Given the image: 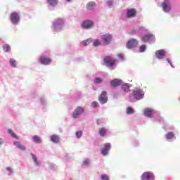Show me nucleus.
Masks as SVG:
<instances>
[{
    "mask_svg": "<svg viewBox=\"0 0 180 180\" xmlns=\"http://www.w3.org/2000/svg\"><path fill=\"white\" fill-rule=\"evenodd\" d=\"M143 115L148 119H152L153 122L158 123H164V118L161 117V112L151 108H146L143 110Z\"/></svg>",
    "mask_w": 180,
    "mask_h": 180,
    "instance_id": "nucleus-1",
    "label": "nucleus"
},
{
    "mask_svg": "<svg viewBox=\"0 0 180 180\" xmlns=\"http://www.w3.org/2000/svg\"><path fill=\"white\" fill-rule=\"evenodd\" d=\"M51 29L53 33H60L64 30L65 27V19L62 18H57L53 20L51 22Z\"/></svg>",
    "mask_w": 180,
    "mask_h": 180,
    "instance_id": "nucleus-2",
    "label": "nucleus"
},
{
    "mask_svg": "<svg viewBox=\"0 0 180 180\" xmlns=\"http://www.w3.org/2000/svg\"><path fill=\"white\" fill-rule=\"evenodd\" d=\"M145 93L142 89L136 88L132 91V94H129L128 96L129 102L134 103L144 99Z\"/></svg>",
    "mask_w": 180,
    "mask_h": 180,
    "instance_id": "nucleus-3",
    "label": "nucleus"
},
{
    "mask_svg": "<svg viewBox=\"0 0 180 180\" xmlns=\"http://www.w3.org/2000/svg\"><path fill=\"white\" fill-rule=\"evenodd\" d=\"M9 20L13 26H18L20 23V11H13L9 16Z\"/></svg>",
    "mask_w": 180,
    "mask_h": 180,
    "instance_id": "nucleus-4",
    "label": "nucleus"
},
{
    "mask_svg": "<svg viewBox=\"0 0 180 180\" xmlns=\"http://www.w3.org/2000/svg\"><path fill=\"white\" fill-rule=\"evenodd\" d=\"M147 33H148V30L143 25L138 27V28H134L130 31V34L132 36H144Z\"/></svg>",
    "mask_w": 180,
    "mask_h": 180,
    "instance_id": "nucleus-5",
    "label": "nucleus"
},
{
    "mask_svg": "<svg viewBox=\"0 0 180 180\" xmlns=\"http://www.w3.org/2000/svg\"><path fill=\"white\" fill-rule=\"evenodd\" d=\"M103 61H104V64L107 65L109 70H110L111 71H113V70H115V68L116 67V63L117 60L109 56H105L103 58Z\"/></svg>",
    "mask_w": 180,
    "mask_h": 180,
    "instance_id": "nucleus-6",
    "label": "nucleus"
},
{
    "mask_svg": "<svg viewBox=\"0 0 180 180\" xmlns=\"http://www.w3.org/2000/svg\"><path fill=\"white\" fill-rule=\"evenodd\" d=\"M141 41L144 43H149V44H154L155 43V35L147 32L141 37Z\"/></svg>",
    "mask_w": 180,
    "mask_h": 180,
    "instance_id": "nucleus-7",
    "label": "nucleus"
},
{
    "mask_svg": "<svg viewBox=\"0 0 180 180\" xmlns=\"http://www.w3.org/2000/svg\"><path fill=\"white\" fill-rule=\"evenodd\" d=\"M85 113V108L82 106H77L72 113V117L73 119H78L80 116H82Z\"/></svg>",
    "mask_w": 180,
    "mask_h": 180,
    "instance_id": "nucleus-8",
    "label": "nucleus"
},
{
    "mask_svg": "<svg viewBox=\"0 0 180 180\" xmlns=\"http://www.w3.org/2000/svg\"><path fill=\"white\" fill-rule=\"evenodd\" d=\"M162 9L165 13H169L172 10V6H171V1L169 0H164L161 4Z\"/></svg>",
    "mask_w": 180,
    "mask_h": 180,
    "instance_id": "nucleus-9",
    "label": "nucleus"
},
{
    "mask_svg": "<svg viewBox=\"0 0 180 180\" xmlns=\"http://www.w3.org/2000/svg\"><path fill=\"white\" fill-rule=\"evenodd\" d=\"M112 150V144L109 142L104 143L103 148L101 149V154L103 157L109 155V151Z\"/></svg>",
    "mask_w": 180,
    "mask_h": 180,
    "instance_id": "nucleus-10",
    "label": "nucleus"
},
{
    "mask_svg": "<svg viewBox=\"0 0 180 180\" xmlns=\"http://www.w3.org/2000/svg\"><path fill=\"white\" fill-rule=\"evenodd\" d=\"M95 26V22L91 20H84L81 23V27L84 30H89V29H92Z\"/></svg>",
    "mask_w": 180,
    "mask_h": 180,
    "instance_id": "nucleus-11",
    "label": "nucleus"
},
{
    "mask_svg": "<svg viewBox=\"0 0 180 180\" xmlns=\"http://www.w3.org/2000/svg\"><path fill=\"white\" fill-rule=\"evenodd\" d=\"M125 15L127 19L136 18L137 16V10L134 8H127Z\"/></svg>",
    "mask_w": 180,
    "mask_h": 180,
    "instance_id": "nucleus-12",
    "label": "nucleus"
},
{
    "mask_svg": "<svg viewBox=\"0 0 180 180\" xmlns=\"http://www.w3.org/2000/svg\"><path fill=\"white\" fill-rule=\"evenodd\" d=\"M139 46V41L134 39L131 38L129 40L127 41L126 47L128 50H131V49H134Z\"/></svg>",
    "mask_w": 180,
    "mask_h": 180,
    "instance_id": "nucleus-13",
    "label": "nucleus"
},
{
    "mask_svg": "<svg viewBox=\"0 0 180 180\" xmlns=\"http://www.w3.org/2000/svg\"><path fill=\"white\" fill-rule=\"evenodd\" d=\"M141 180H155V175L152 172L148 171L142 174Z\"/></svg>",
    "mask_w": 180,
    "mask_h": 180,
    "instance_id": "nucleus-14",
    "label": "nucleus"
},
{
    "mask_svg": "<svg viewBox=\"0 0 180 180\" xmlns=\"http://www.w3.org/2000/svg\"><path fill=\"white\" fill-rule=\"evenodd\" d=\"M101 39L104 44L109 46V44L112 43V39H113V37L111 34H105L101 36Z\"/></svg>",
    "mask_w": 180,
    "mask_h": 180,
    "instance_id": "nucleus-15",
    "label": "nucleus"
},
{
    "mask_svg": "<svg viewBox=\"0 0 180 180\" xmlns=\"http://www.w3.org/2000/svg\"><path fill=\"white\" fill-rule=\"evenodd\" d=\"M39 64L41 65H50L51 64V58L44 56V55H41L38 59Z\"/></svg>",
    "mask_w": 180,
    "mask_h": 180,
    "instance_id": "nucleus-16",
    "label": "nucleus"
},
{
    "mask_svg": "<svg viewBox=\"0 0 180 180\" xmlns=\"http://www.w3.org/2000/svg\"><path fill=\"white\" fill-rule=\"evenodd\" d=\"M155 56L158 60H164L167 57V51L165 49H159L155 51Z\"/></svg>",
    "mask_w": 180,
    "mask_h": 180,
    "instance_id": "nucleus-17",
    "label": "nucleus"
},
{
    "mask_svg": "<svg viewBox=\"0 0 180 180\" xmlns=\"http://www.w3.org/2000/svg\"><path fill=\"white\" fill-rule=\"evenodd\" d=\"M98 101L101 105H105L108 103V91H103L101 94L98 97Z\"/></svg>",
    "mask_w": 180,
    "mask_h": 180,
    "instance_id": "nucleus-18",
    "label": "nucleus"
},
{
    "mask_svg": "<svg viewBox=\"0 0 180 180\" xmlns=\"http://www.w3.org/2000/svg\"><path fill=\"white\" fill-rule=\"evenodd\" d=\"M49 11H55L56 7L58 5V0H46Z\"/></svg>",
    "mask_w": 180,
    "mask_h": 180,
    "instance_id": "nucleus-19",
    "label": "nucleus"
},
{
    "mask_svg": "<svg viewBox=\"0 0 180 180\" xmlns=\"http://www.w3.org/2000/svg\"><path fill=\"white\" fill-rule=\"evenodd\" d=\"M122 82H123V80L120 79H113L110 81V85L111 88L116 89L122 85Z\"/></svg>",
    "mask_w": 180,
    "mask_h": 180,
    "instance_id": "nucleus-20",
    "label": "nucleus"
},
{
    "mask_svg": "<svg viewBox=\"0 0 180 180\" xmlns=\"http://www.w3.org/2000/svg\"><path fill=\"white\" fill-rule=\"evenodd\" d=\"M176 139V136H175V133H174V131H168L165 134V140L169 143H172V141Z\"/></svg>",
    "mask_w": 180,
    "mask_h": 180,
    "instance_id": "nucleus-21",
    "label": "nucleus"
},
{
    "mask_svg": "<svg viewBox=\"0 0 180 180\" xmlns=\"http://www.w3.org/2000/svg\"><path fill=\"white\" fill-rule=\"evenodd\" d=\"M130 88H131V84L129 83H125L122 81L121 83L120 89L123 92L128 94V92H130Z\"/></svg>",
    "mask_w": 180,
    "mask_h": 180,
    "instance_id": "nucleus-22",
    "label": "nucleus"
},
{
    "mask_svg": "<svg viewBox=\"0 0 180 180\" xmlns=\"http://www.w3.org/2000/svg\"><path fill=\"white\" fill-rule=\"evenodd\" d=\"M13 143L16 147V148H18V150H21V151H26V146L25 145H22L20 141H14Z\"/></svg>",
    "mask_w": 180,
    "mask_h": 180,
    "instance_id": "nucleus-23",
    "label": "nucleus"
},
{
    "mask_svg": "<svg viewBox=\"0 0 180 180\" xmlns=\"http://www.w3.org/2000/svg\"><path fill=\"white\" fill-rule=\"evenodd\" d=\"M30 155L32 158L34 165H36V167H41V162H40V160H39L37 156H36L33 153H31Z\"/></svg>",
    "mask_w": 180,
    "mask_h": 180,
    "instance_id": "nucleus-24",
    "label": "nucleus"
},
{
    "mask_svg": "<svg viewBox=\"0 0 180 180\" xmlns=\"http://www.w3.org/2000/svg\"><path fill=\"white\" fill-rule=\"evenodd\" d=\"M50 141L53 144H58L60 143V136L57 134H53L50 136Z\"/></svg>",
    "mask_w": 180,
    "mask_h": 180,
    "instance_id": "nucleus-25",
    "label": "nucleus"
},
{
    "mask_svg": "<svg viewBox=\"0 0 180 180\" xmlns=\"http://www.w3.org/2000/svg\"><path fill=\"white\" fill-rule=\"evenodd\" d=\"M96 6V3L94 1H89L86 5L87 11H95V7Z\"/></svg>",
    "mask_w": 180,
    "mask_h": 180,
    "instance_id": "nucleus-26",
    "label": "nucleus"
},
{
    "mask_svg": "<svg viewBox=\"0 0 180 180\" xmlns=\"http://www.w3.org/2000/svg\"><path fill=\"white\" fill-rule=\"evenodd\" d=\"M32 140L33 143H35L36 144H41V143H43V140L41 139V137L37 135H34L32 138Z\"/></svg>",
    "mask_w": 180,
    "mask_h": 180,
    "instance_id": "nucleus-27",
    "label": "nucleus"
},
{
    "mask_svg": "<svg viewBox=\"0 0 180 180\" xmlns=\"http://www.w3.org/2000/svg\"><path fill=\"white\" fill-rule=\"evenodd\" d=\"M112 96L115 98V99H117L119 98H122V96H124V93H123L122 91H115L112 94Z\"/></svg>",
    "mask_w": 180,
    "mask_h": 180,
    "instance_id": "nucleus-28",
    "label": "nucleus"
},
{
    "mask_svg": "<svg viewBox=\"0 0 180 180\" xmlns=\"http://www.w3.org/2000/svg\"><path fill=\"white\" fill-rule=\"evenodd\" d=\"M8 134L12 137L13 139H15V140H19V136L16 135V134L13 131L12 129H8Z\"/></svg>",
    "mask_w": 180,
    "mask_h": 180,
    "instance_id": "nucleus-29",
    "label": "nucleus"
},
{
    "mask_svg": "<svg viewBox=\"0 0 180 180\" xmlns=\"http://www.w3.org/2000/svg\"><path fill=\"white\" fill-rule=\"evenodd\" d=\"M99 136L101 137H105L108 134V130L105 127H102L98 131Z\"/></svg>",
    "mask_w": 180,
    "mask_h": 180,
    "instance_id": "nucleus-30",
    "label": "nucleus"
},
{
    "mask_svg": "<svg viewBox=\"0 0 180 180\" xmlns=\"http://www.w3.org/2000/svg\"><path fill=\"white\" fill-rule=\"evenodd\" d=\"M92 43L94 47H99V46L102 44V41H101V40L98 39H93Z\"/></svg>",
    "mask_w": 180,
    "mask_h": 180,
    "instance_id": "nucleus-31",
    "label": "nucleus"
},
{
    "mask_svg": "<svg viewBox=\"0 0 180 180\" xmlns=\"http://www.w3.org/2000/svg\"><path fill=\"white\" fill-rule=\"evenodd\" d=\"M135 112L136 110H134V108H133V107L128 106L127 108V111H126L127 115H133V113H134Z\"/></svg>",
    "mask_w": 180,
    "mask_h": 180,
    "instance_id": "nucleus-32",
    "label": "nucleus"
},
{
    "mask_svg": "<svg viewBox=\"0 0 180 180\" xmlns=\"http://www.w3.org/2000/svg\"><path fill=\"white\" fill-rule=\"evenodd\" d=\"M3 50L4 53H9L11 50V45L6 44L3 45Z\"/></svg>",
    "mask_w": 180,
    "mask_h": 180,
    "instance_id": "nucleus-33",
    "label": "nucleus"
},
{
    "mask_svg": "<svg viewBox=\"0 0 180 180\" xmlns=\"http://www.w3.org/2000/svg\"><path fill=\"white\" fill-rule=\"evenodd\" d=\"M9 65H11V67H12V68H16L17 67L16 60L13 58H10Z\"/></svg>",
    "mask_w": 180,
    "mask_h": 180,
    "instance_id": "nucleus-34",
    "label": "nucleus"
},
{
    "mask_svg": "<svg viewBox=\"0 0 180 180\" xmlns=\"http://www.w3.org/2000/svg\"><path fill=\"white\" fill-rule=\"evenodd\" d=\"M94 41V39L92 38H89V39H87L86 40H84L82 42V44L84 46H88V44H89V43H92Z\"/></svg>",
    "mask_w": 180,
    "mask_h": 180,
    "instance_id": "nucleus-35",
    "label": "nucleus"
},
{
    "mask_svg": "<svg viewBox=\"0 0 180 180\" xmlns=\"http://www.w3.org/2000/svg\"><path fill=\"white\" fill-rule=\"evenodd\" d=\"M147 50V45L142 44L139 46V53H144Z\"/></svg>",
    "mask_w": 180,
    "mask_h": 180,
    "instance_id": "nucleus-36",
    "label": "nucleus"
},
{
    "mask_svg": "<svg viewBox=\"0 0 180 180\" xmlns=\"http://www.w3.org/2000/svg\"><path fill=\"white\" fill-rule=\"evenodd\" d=\"M89 164H91V160H89V158H86L83 160L82 166L83 167H89Z\"/></svg>",
    "mask_w": 180,
    "mask_h": 180,
    "instance_id": "nucleus-37",
    "label": "nucleus"
},
{
    "mask_svg": "<svg viewBox=\"0 0 180 180\" xmlns=\"http://www.w3.org/2000/svg\"><path fill=\"white\" fill-rule=\"evenodd\" d=\"M100 179L101 180H110V177L109 176V175H108L106 174H102L100 176Z\"/></svg>",
    "mask_w": 180,
    "mask_h": 180,
    "instance_id": "nucleus-38",
    "label": "nucleus"
},
{
    "mask_svg": "<svg viewBox=\"0 0 180 180\" xmlns=\"http://www.w3.org/2000/svg\"><path fill=\"white\" fill-rule=\"evenodd\" d=\"M94 84H102L103 82V79L99 77H96L94 80Z\"/></svg>",
    "mask_w": 180,
    "mask_h": 180,
    "instance_id": "nucleus-39",
    "label": "nucleus"
},
{
    "mask_svg": "<svg viewBox=\"0 0 180 180\" xmlns=\"http://www.w3.org/2000/svg\"><path fill=\"white\" fill-rule=\"evenodd\" d=\"M82 134H84V132L82 131V130H79L75 132V136L77 139H81V137H82Z\"/></svg>",
    "mask_w": 180,
    "mask_h": 180,
    "instance_id": "nucleus-40",
    "label": "nucleus"
},
{
    "mask_svg": "<svg viewBox=\"0 0 180 180\" xmlns=\"http://www.w3.org/2000/svg\"><path fill=\"white\" fill-rule=\"evenodd\" d=\"M40 103L42 106H46L47 105V101L43 97L40 98Z\"/></svg>",
    "mask_w": 180,
    "mask_h": 180,
    "instance_id": "nucleus-41",
    "label": "nucleus"
},
{
    "mask_svg": "<svg viewBox=\"0 0 180 180\" xmlns=\"http://www.w3.org/2000/svg\"><path fill=\"white\" fill-rule=\"evenodd\" d=\"M49 168L52 171H56V169H57V165H56V164H54V163H50Z\"/></svg>",
    "mask_w": 180,
    "mask_h": 180,
    "instance_id": "nucleus-42",
    "label": "nucleus"
},
{
    "mask_svg": "<svg viewBox=\"0 0 180 180\" xmlns=\"http://www.w3.org/2000/svg\"><path fill=\"white\" fill-rule=\"evenodd\" d=\"M166 61L169 64V65H170V67H172V68H175V66L174 65L172 60H171V58H167Z\"/></svg>",
    "mask_w": 180,
    "mask_h": 180,
    "instance_id": "nucleus-43",
    "label": "nucleus"
},
{
    "mask_svg": "<svg viewBox=\"0 0 180 180\" xmlns=\"http://www.w3.org/2000/svg\"><path fill=\"white\" fill-rule=\"evenodd\" d=\"M105 4L108 8H112V6H113V0H108L105 2Z\"/></svg>",
    "mask_w": 180,
    "mask_h": 180,
    "instance_id": "nucleus-44",
    "label": "nucleus"
},
{
    "mask_svg": "<svg viewBox=\"0 0 180 180\" xmlns=\"http://www.w3.org/2000/svg\"><path fill=\"white\" fill-rule=\"evenodd\" d=\"M91 107L94 108V109H96V108H99V103L96 101H93L91 103Z\"/></svg>",
    "mask_w": 180,
    "mask_h": 180,
    "instance_id": "nucleus-45",
    "label": "nucleus"
},
{
    "mask_svg": "<svg viewBox=\"0 0 180 180\" xmlns=\"http://www.w3.org/2000/svg\"><path fill=\"white\" fill-rule=\"evenodd\" d=\"M132 144L134 147H139V146H140V143L139 142L138 140H136L134 139L133 141H132Z\"/></svg>",
    "mask_w": 180,
    "mask_h": 180,
    "instance_id": "nucleus-46",
    "label": "nucleus"
},
{
    "mask_svg": "<svg viewBox=\"0 0 180 180\" xmlns=\"http://www.w3.org/2000/svg\"><path fill=\"white\" fill-rule=\"evenodd\" d=\"M76 99H80V98H82V93L77 92L75 95Z\"/></svg>",
    "mask_w": 180,
    "mask_h": 180,
    "instance_id": "nucleus-47",
    "label": "nucleus"
},
{
    "mask_svg": "<svg viewBox=\"0 0 180 180\" xmlns=\"http://www.w3.org/2000/svg\"><path fill=\"white\" fill-rule=\"evenodd\" d=\"M117 57L118 58H120V60H122V61L123 60H124V55L123 53H118Z\"/></svg>",
    "mask_w": 180,
    "mask_h": 180,
    "instance_id": "nucleus-48",
    "label": "nucleus"
},
{
    "mask_svg": "<svg viewBox=\"0 0 180 180\" xmlns=\"http://www.w3.org/2000/svg\"><path fill=\"white\" fill-rule=\"evenodd\" d=\"M75 61L77 63H82V61H84V58H76Z\"/></svg>",
    "mask_w": 180,
    "mask_h": 180,
    "instance_id": "nucleus-49",
    "label": "nucleus"
},
{
    "mask_svg": "<svg viewBox=\"0 0 180 180\" xmlns=\"http://www.w3.org/2000/svg\"><path fill=\"white\" fill-rule=\"evenodd\" d=\"M176 16H180L179 12H174L172 13V18H175Z\"/></svg>",
    "mask_w": 180,
    "mask_h": 180,
    "instance_id": "nucleus-50",
    "label": "nucleus"
},
{
    "mask_svg": "<svg viewBox=\"0 0 180 180\" xmlns=\"http://www.w3.org/2000/svg\"><path fill=\"white\" fill-rule=\"evenodd\" d=\"M168 130H170V131H175V127H169Z\"/></svg>",
    "mask_w": 180,
    "mask_h": 180,
    "instance_id": "nucleus-51",
    "label": "nucleus"
},
{
    "mask_svg": "<svg viewBox=\"0 0 180 180\" xmlns=\"http://www.w3.org/2000/svg\"><path fill=\"white\" fill-rule=\"evenodd\" d=\"M6 171H8V172H10V175L11 174H12L13 171H12V168L10 167H6Z\"/></svg>",
    "mask_w": 180,
    "mask_h": 180,
    "instance_id": "nucleus-52",
    "label": "nucleus"
},
{
    "mask_svg": "<svg viewBox=\"0 0 180 180\" xmlns=\"http://www.w3.org/2000/svg\"><path fill=\"white\" fill-rule=\"evenodd\" d=\"M4 143H5V141H4V139L0 138V146H2V144H4Z\"/></svg>",
    "mask_w": 180,
    "mask_h": 180,
    "instance_id": "nucleus-53",
    "label": "nucleus"
},
{
    "mask_svg": "<svg viewBox=\"0 0 180 180\" xmlns=\"http://www.w3.org/2000/svg\"><path fill=\"white\" fill-rule=\"evenodd\" d=\"M96 124L99 126V124H101V120H97Z\"/></svg>",
    "mask_w": 180,
    "mask_h": 180,
    "instance_id": "nucleus-54",
    "label": "nucleus"
},
{
    "mask_svg": "<svg viewBox=\"0 0 180 180\" xmlns=\"http://www.w3.org/2000/svg\"><path fill=\"white\" fill-rule=\"evenodd\" d=\"M65 2H68V3L72 2V0H65Z\"/></svg>",
    "mask_w": 180,
    "mask_h": 180,
    "instance_id": "nucleus-55",
    "label": "nucleus"
},
{
    "mask_svg": "<svg viewBox=\"0 0 180 180\" xmlns=\"http://www.w3.org/2000/svg\"><path fill=\"white\" fill-rule=\"evenodd\" d=\"M65 157V158H68V155L66 154Z\"/></svg>",
    "mask_w": 180,
    "mask_h": 180,
    "instance_id": "nucleus-56",
    "label": "nucleus"
},
{
    "mask_svg": "<svg viewBox=\"0 0 180 180\" xmlns=\"http://www.w3.org/2000/svg\"><path fill=\"white\" fill-rule=\"evenodd\" d=\"M103 74H105V73H103V72H101V75H103Z\"/></svg>",
    "mask_w": 180,
    "mask_h": 180,
    "instance_id": "nucleus-57",
    "label": "nucleus"
}]
</instances>
